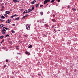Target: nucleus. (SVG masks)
<instances>
[{
	"mask_svg": "<svg viewBox=\"0 0 78 78\" xmlns=\"http://www.w3.org/2000/svg\"><path fill=\"white\" fill-rule=\"evenodd\" d=\"M6 62H8V60L6 59Z\"/></svg>",
	"mask_w": 78,
	"mask_h": 78,
	"instance_id": "obj_37",
	"label": "nucleus"
},
{
	"mask_svg": "<svg viewBox=\"0 0 78 78\" xmlns=\"http://www.w3.org/2000/svg\"><path fill=\"white\" fill-rule=\"evenodd\" d=\"M2 21V20H0V22H1Z\"/></svg>",
	"mask_w": 78,
	"mask_h": 78,
	"instance_id": "obj_48",
	"label": "nucleus"
},
{
	"mask_svg": "<svg viewBox=\"0 0 78 78\" xmlns=\"http://www.w3.org/2000/svg\"><path fill=\"white\" fill-rule=\"evenodd\" d=\"M2 34H5V32H3L2 33Z\"/></svg>",
	"mask_w": 78,
	"mask_h": 78,
	"instance_id": "obj_42",
	"label": "nucleus"
},
{
	"mask_svg": "<svg viewBox=\"0 0 78 78\" xmlns=\"http://www.w3.org/2000/svg\"><path fill=\"white\" fill-rule=\"evenodd\" d=\"M1 22H4V20H1Z\"/></svg>",
	"mask_w": 78,
	"mask_h": 78,
	"instance_id": "obj_44",
	"label": "nucleus"
},
{
	"mask_svg": "<svg viewBox=\"0 0 78 78\" xmlns=\"http://www.w3.org/2000/svg\"><path fill=\"white\" fill-rule=\"evenodd\" d=\"M36 1L34 0L31 2V4H32V5H33V4H34V3H36Z\"/></svg>",
	"mask_w": 78,
	"mask_h": 78,
	"instance_id": "obj_9",
	"label": "nucleus"
},
{
	"mask_svg": "<svg viewBox=\"0 0 78 78\" xmlns=\"http://www.w3.org/2000/svg\"><path fill=\"white\" fill-rule=\"evenodd\" d=\"M25 53L26 55H28V56H29V55H30V53L29 52L27 51H26V52H25Z\"/></svg>",
	"mask_w": 78,
	"mask_h": 78,
	"instance_id": "obj_5",
	"label": "nucleus"
},
{
	"mask_svg": "<svg viewBox=\"0 0 78 78\" xmlns=\"http://www.w3.org/2000/svg\"><path fill=\"white\" fill-rule=\"evenodd\" d=\"M24 36L25 37H28V35H27V34H25L24 35Z\"/></svg>",
	"mask_w": 78,
	"mask_h": 78,
	"instance_id": "obj_34",
	"label": "nucleus"
},
{
	"mask_svg": "<svg viewBox=\"0 0 78 78\" xmlns=\"http://www.w3.org/2000/svg\"><path fill=\"white\" fill-rule=\"evenodd\" d=\"M18 16V15H16V14H15L14 15H13V16H11V17L12 19V18H13V17H16V16Z\"/></svg>",
	"mask_w": 78,
	"mask_h": 78,
	"instance_id": "obj_6",
	"label": "nucleus"
},
{
	"mask_svg": "<svg viewBox=\"0 0 78 78\" xmlns=\"http://www.w3.org/2000/svg\"><path fill=\"white\" fill-rule=\"evenodd\" d=\"M28 10L29 12H31L32 11V10L31 9H29Z\"/></svg>",
	"mask_w": 78,
	"mask_h": 78,
	"instance_id": "obj_20",
	"label": "nucleus"
},
{
	"mask_svg": "<svg viewBox=\"0 0 78 78\" xmlns=\"http://www.w3.org/2000/svg\"><path fill=\"white\" fill-rule=\"evenodd\" d=\"M2 42H3V41L2 42H1V43H2Z\"/></svg>",
	"mask_w": 78,
	"mask_h": 78,
	"instance_id": "obj_46",
	"label": "nucleus"
},
{
	"mask_svg": "<svg viewBox=\"0 0 78 78\" xmlns=\"http://www.w3.org/2000/svg\"><path fill=\"white\" fill-rule=\"evenodd\" d=\"M13 26H16V25L14 24H13Z\"/></svg>",
	"mask_w": 78,
	"mask_h": 78,
	"instance_id": "obj_43",
	"label": "nucleus"
},
{
	"mask_svg": "<svg viewBox=\"0 0 78 78\" xmlns=\"http://www.w3.org/2000/svg\"><path fill=\"white\" fill-rule=\"evenodd\" d=\"M9 34H7V35H5V37H8V36H9Z\"/></svg>",
	"mask_w": 78,
	"mask_h": 78,
	"instance_id": "obj_35",
	"label": "nucleus"
},
{
	"mask_svg": "<svg viewBox=\"0 0 78 78\" xmlns=\"http://www.w3.org/2000/svg\"><path fill=\"white\" fill-rule=\"evenodd\" d=\"M16 48L17 49H19V46H17L16 47Z\"/></svg>",
	"mask_w": 78,
	"mask_h": 78,
	"instance_id": "obj_32",
	"label": "nucleus"
},
{
	"mask_svg": "<svg viewBox=\"0 0 78 78\" xmlns=\"http://www.w3.org/2000/svg\"><path fill=\"white\" fill-rule=\"evenodd\" d=\"M21 41H19V44H20V43H21Z\"/></svg>",
	"mask_w": 78,
	"mask_h": 78,
	"instance_id": "obj_36",
	"label": "nucleus"
},
{
	"mask_svg": "<svg viewBox=\"0 0 78 78\" xmlns=\"http://www.w3.org/2000/svg\"><path fill=\"white\" fill-rule=\"evenodd\" d=\"M56 0L58 1V2H60V0Z\"/></svg>",
	"mask_w": 78,
	"mask_h": 78,
	"instance_id": "obj_40",
	"label": "nucleus"
},
{
	"mask_svg": "<svg viewBox=\"0 0 78 78\" xmlns=\"http://www.w3.org/2000/svg\"><path fill=\"white\" fill-rule=\"evenodd\" d=\"M29 48H31L33 47V46H32V45H30L28 47Z\"/></svg>",
	"mask_w": 78,
	"mask_h": 78,
	"instance_id": "obj_12",
	"label": "nucleus"
},
{
	"mask_svg": "<svg viewBox=\"0 0 78 78\" xmlns=\"http://www.w3.org/2000/svg\"><path fill=\"white\" fill-rule=\"evenodd\" d=\"M34 9V7H32V9H31V10H33V9Z\"/></svg>",
	"mask_w": 78,
	"mask_h": 78,
	"instance_id": "obj_27",
	"label": "nucleus"
},
{
	"mask_svg": "<svg viewBox=\"0 0 78 78\" xmlns=\"http://www.w3.org/2000/svg\"><path fill=\"white\" fill-rule=\"evenodd\" d=\"M52 21L54 22H56V21L55 20V19H52Z\"/></svg>",
	"mask_w": 78,
	"mask_h": 78,
	"instance_id": "obj_15",
	"label": "nucleus"
},
{
	"mask_svg": "<svg viewBox=\"0 0 78 78\" xmlns=\"http://www.w3.org/2000/svg\"><path fill=\"white\" fill-rule=\"evenodd\" d=\"M4 18H5V17H4V16H1V19H4Z\"/></svg>",
	"mask_w": 78,
	"mask_h": 78,
	"instance_id": "obj_21",
	"label": "nucleus"
},
{
	"mask_svg": "<svg viewBox=\"0 0 78 78\" xmlns=\"http://www.w3.org/2000/svg\"><path fill=\"white\" fill-rule=\"evenodd\" d=\"M55 2V0H52L51 1V3H53Z\"/></svg>",
	"mask_w": 78,
	"mask_h": 78,
	"instance_id": "obj_22",
	"label": "nucleus"
},
{
	"mask_svg": "<svg viewBox=\"0 0 78 78\" xmlns=\"http://www.w3.org/2000/svg\"><path fill=\"white\" fill-rule=\"evenodd\" d=\"M2 31L3 32V31H6V30L5 29H3Z\"/></svg>",
	"mask_w": 78,
	"mask_h": 78,
	"instance_id": "obj_25",
	"label": "nucleus"
},
{
	"mask_svg": "<svg viewBox=\"0 0 78 78\" xmlns=\"http://www.w3.org/2000/svg\"><path fill=\"white\" fill-rule=\"evenodd\" d=\"M42 6H43V5H40V7H42Z\"/></svg>",
	"mask_w": 78,
	"mask_h": 78,
	"instance_id": "obj_38",
	"label": "nucleus"
},
{
	"mask_svg": "<svg viewBox=\"0 0 78 78\" xmlns=\"http://www.w3.org/2000/svg\"><path fill=\"white\" fill-rule=\"evenodd\" d=\"M54 27H55V26L54 25H52V29H53V28H54Z\"/></svg>",
	"mask_w": 78,
	"mask_h": 78,
	"instance_id": "obj_28",
	"label": "nucleus"
},
{
	"mask_svg": "<svg viewBox=\"0 0 78 78\" xmlns=\"http://www.w3.org/2000/svg\"><path fill=\"white\" fill-rule=\"evenodd\" d=\"M4 8H5V7H4V6H3L2 7L1 9H3Z\"/></svg>",
	"mask_w": 78,
	"mask_h": 78,
	"instance_id": "obj_33",
	"label": "nucleus"
},
{
	"mask_svg": "<svg viewBox=\"0 0 78 78\" xmlns=\"http://www.w3.org/2000/svg\"><path fill=\"white\" fill-rule=\"evenodd\" d=\"M28 14V13H29V12L28 11V10H25V11L23 12V14Z\"/></svg>",
	"mask_w": 78,
	"mask_h": 78,
	"instance_id": "obj_3",
	"label": "nucleus"
},
{
	"mask_svg": "<svg viewBox=\"0 0 78 78\" xmlns=\"http://www.w3.org/2000/svg\"><path fill=\"white\" fill-rule=\"evenodd\" d=\"M58 27H59V25H58Z\"/></svg>",
	"mask_w": 78,
	"mask_h": 78,
	"instance_id": "obj_54",
	"label": "nucleus"
},
{
	"mask_svg": "<svg viewBox=\"0 0 78 78\" xmlns=\"http://www.w3.org/2000/svg\"><path fill=\"white\" fill-rule=\"evenodd\" d=\"M3 26H4V25L1 24V25H0V28H2V27H3Z\"/></svg>",
	"mask_w": 78,
	"mask_h": 78,
	"instance_id": "obj_13",
	"label": "nucleus"
},
{
	"mask_svg": "<svg viewBox=\"0 0 78 78\" xmlns=\"http://www.w3.org/2000/svg\"><path fill=\"white\" fill-rule=\"evenodd\" d=\"M50 2V0H45L44 2V4H45L46 3H47L48 2Z\"/></svg>",
	"mask_w": 78,
	"mask_h": 78,
	"instance_id": "obj_2",
	"label": "nucleus"
},
{
	"mask_svg": "<svg viewBox=\"0 0 78 78\" xmlns=\"http://www.w3.org/2000/svg\"><path fill=\"white\" fill-rule=\"evenodd\" d=\"M11 32L12 33H15V31L12 30Z\"/></svg>",
	"mask_w": 78,
	"mask_h": 78,
	"instance_id": "obj_29",
	"label": "nucleus"
},
{
	"mask_svg": "<svg viewBox=\"0 0 78 78\" xmlns=\"http://www.w3.org/2000/svg\"><path fill=\"white\" fill-rule=\"evenodd\" d=\"M4 28H5V27H4L3 28V29H4Z\"/></svg>",
	"mask_w": 78,
	"mask_h": 78,
	"instance_id": "obj_52",
	"label": "nucleus"
},
{
	"mask_svg": "<svg viewBox=\"0 0 78 78\" xmlns=\"http://www.w3.org/2000/svg\"><path fill=\"white\" fill-rule=\"evenodd\" d=\"M48 5V4L47 5Z\"/></svg>",
	"mask_w": 78,
	"mask_h": 78,
	"instance_id": "obj_55",
	"label": "nucleus"
},
{
	"mask_svg": "<svg viewBox=\"0 0 78 78\" xmlns=\"http://www.w3.org/2000/svg\"><path fill=\"white\" fill-rule=\"evenodd\" d=\"M38 75H39V76H40V74H38Z\"/></svg>",
	"mask_w": 78,
	"mask_h": 78,
	"instance_id": "obj_47",
	"label": "nucleus"
},
{
	"mask_svg": "<svg viewBox=\"0 0 78 78\" xmlns=\"http://www.w3.org/2000/svg\"><path fill=\"white\" fill-rule=\"evenodd\" d=\"M14 3H17V2H19V0H13Z\"/></svg>",
	"mask_w": 78,
	"mask_h": 78,
	"instance_id": "obj_8",
	"label": "nucleus"
},
{
	"mask_svg": "<svg viewBox=\"0 0 78 78\" xmlns=\"http://www.w3.org/2000/svg\"><path fill=\"white\" fill-rule=\"evenodd\" d=\"M43 36H44V37H46V35L45 34H44L43 35Z\"/></svg>",
	"mask_w": 78,
	"mask_h": 78,
	"instance_id": "obj_31",
	"label": "nucleus"
},
{
	"mask_svg": "<svg viewBox=\"0 0 78 78\" xmlns=\"http://www.w3.org/2000/svg\"><path fill=\"white\" fill-rule=\"evenodd\" d=\"M58 31H60V30H58Z\"/></svg>",
	"mask_w": 78,
	"mask_h": 78,
	"instance_id": "obj_49",
	"label": "nucleus"
},
{
	"mask_svg": "<svg viewBox=\"0 0 78 78\" xmlns=\"http://www.w3.org/2000/svg\"><path fill=\"white\" fill-rule=\"evenodd\" d=\"M6 67V65H4L3 66V69H5V67Z\"/></svg>",
	"mask_w": 78,
	"mask_h": 78,
	"instance_id": "obj_14",
	"label": "nucleus"
},
{
	"mask_svg": "<svg viewBox=\"0 0 78 78\" xmlns=\"http://www.w3.org/2000/svg\"><path fill=\"white\" fill-rule=\"evenodd\" d=\"M4 37V36H1L0 37V38L1 39H3V37Z\"/></svg>",
	"mask_w": 78,
	"mask_h": 78,
	"instance_id": "obj_23",
	"label": "nucleus"
},
{
	"mask_svg": "<svg viewBox=\"0 0 78 78\" xmlns=\"http://www.w3.org/2000/svg\"><path fill=\"white\" fill-rule=\"evenodd\" d=\"M11 34H12V33H11Z\"/></svg>",
	"mask_w": 78,
	"mask_h": 78,
	"instance_id": "obj_53",
	"label": "nucleus"
},
{
	"mask_svg": "<svg viewBox=\"0 0 78 78\" xmlns=\"http://www.w3.org/2000/svg\"><path fill=\"white\" fill-rule=\"evenodd\" d=\"M40 14L41 15V16H42V15H43V12H40Z\"/></svg>",
	"mask_w": 78,
	"mask_h": 78,
	"instance_id": "obj_19",
	"label": "nucleus"
},
{
	"mask_svg": "<svg viewBox=\"0 0 78 78\" xmlns=\"http://www.w3.org/2000/svg\"><path fill=\"white\" fill-rule=\"evenodd\" d=\"M45 27H46L47 28H48V25H47V24H45Z\"/></svg>",
	"mask_w": 78,
	"mask_h": 78,
	"instance_id": "obj_24",
	"label": "nucleus"
},
{
	"mask_svg": "<svg viewBox=\"0 0 78 78\" xmlns=\"http://www.w3.org/2000/svg\"><path fill=\"white\" fill-rule=\"evenodd\" d=\"M5 13H6V14H10V11H6Z\"/></svg>",
	"mask_w": 78,
	"mask_h": 78,
	"instance_id": "obj_10",
	"label": "nucleus"
},
{
	"mask_svg": "<svg viewBox=\"0 0 78 78\" xmlns=\"http://www.w3.org/2000/svg\"><path fill=\"white\" fill-rule=\"evenodd\" d=\"M73 11H76V9L75 8H73L72 9Z\"/></svg>",
	"mask_w": 78,
	"mask_h": 78,
	"instance_id": "obj_18",
	"label": "nucleus"
},
{
	"mask_svg": "<svg viewBox=\"0 0 78 78\" xmlns=\"http://www.w3.org/2000/svg\"><path fill=\"white\" fill-rule=\"evenodd\" d=\"M28 16V14H27L26 15L23 17V19H25V17H27Z\"/></svg>",
	"mask_w": 78,
	"mask_h": 78,
	"instance_id": "obj_7",
	"label": "nucleus"
},
{
	"mask_svg": "<svg viewBox=\"0 0 78 78\" xmlns=\"http://www.w3.org/2000/svg\"><path fill=\"white\" fill-rule=\"evenodd\" d=\"M68 8L69 9H70V6H69V5L68 6Z\"/></svg>",
	"mask_w": 78,
	"mask_h": 78,
	"instance_id": "obj_30",
	"label": "nucleus"
},
{
	"mask_svg": "<svg viewBox=\"0 0 78 78\" xmlns=\"http://www.w3.org/2000/svg\"><path fill=\"white\" fill-rule=\"evenodd\" d=\"M0 10L1 11H3V9H1Z\"/></svg>",
	"mask_w": 78,
	"mask_h": 78,
	"instance_id": "obj_45",
	"label": "nucleus"
},
{
	"mask_svg": "<svg viewBox=\"0 0 78 78\" xmlns=\"http://www.w3.org/2000/svg\"><path fill=\"white\" fill-rule=\"evenodd\" d=\"M23 9H21V11L23 10Z\"/></svg>",
	"mask_w": 78,
	"mask_h": 78,
	"instance_id": "obj_51",
	"label": "nucleus"
},
{
	"mask_svg": "<svg viewBox=\"0 0 78 78\" xmlns=\"http://www.w3.org/2000/svg\"><path fill=\"white\" fill-rule=\"evenodd\" d=\"M4 16H5V17H8V15H7V14H4Z\"/></svg>",
	"mask_w": 78,
	"mask_h": 78,
	"instance_id": "obj_16",
	"label": "nucleus"
},
{
	"mask_svg": "<svg viewBox=\"0 0 78 78\" xmlns=\"http://www.w3.org/2000/svg\"><path fill=\"white\" fill-rule=\"evenodd\" d=\"M19 18H20L19 17H18V18H17L15 19V20H18L19 19Z\"/></svg>",
	"mask_w": 78,
	"mask_h": 78,
	"instance_id": "obj_17",
	"label": "nucleus"
},
{
	"mask_svg": "<svg viewBox=\"0 0 78 78\" xmlns=\"http://www.w3.org/2000/svg\"><path fill=\"white\" fill-rule=\"evenodd\" d=\"M11 21V19H9L8 21H6V23H10Z\"/></svg>",
	"mask_w": 78,
	"mask_h": 78,
	"instance_id": "obj_4",
	"label": "nucleus"
},
{
	"mask_svg": "<svg viewBox=\"0 0 78 78\" xmlns=\"http://www.w3.org/2000/svg\"><path fill=\"white\" fill-rule=\"evenodd\" d=\"M53 17H55V14H53Z\"/></svg>",
	"mask_w": 78,
	"mask_h": 78,
	"instance_id": "obj_41",
	"label": "nucleus"
},
{
	"mask_svg": "<svg viewBox=\"0 0 78 78\" xmlns=\"http://www.w3.org/2000/svg\"><path fill=\"white\" fill-rule=\"evenodd\" d=\"M26 27V28L27 30H30V25L27 24Z\"/></svg>",
	"mask_w": 78,
	"mask_h": 78,
	"instance_id": "obj_1",
	"label": "nucleus"
},
{
	"mask_svg": "<svg viewBox=\"0 0 78 78\" xmlns=\"http://www.w3.org/2000/svg\"><path fill=\"white\" fill-rule=\"evenodd\" d=\"M5 29H6V30H8V28H7V27L5 28Z\"/></svg>",
	"mask_w": 78,
	"mask_h": 78,
	"instance_id": "obj_39",
	"label": "nucleus"
},
{
	"mask_svg": "<svg viewBox=\"0 0 78 78\" xmlns=\"http://www.w3.org/2000/svg\"><path fill=\"white\" fill-rule=\"evenodd\" d=\"M6 47H2V49H3L4 50H5V49H6Z\"/></svg>",
	"mask_w": 78,
	"mask_h": 78,
	"instance_id": "obj_26",
	"label": "nucleus"
},
{
	"mask_svg": "<svg viewBox=\"0 0 78 78\" xmlns=\"http://www.w3.org/2000/svg\"><path fill=\"white\" fill-rule=\"evenodd\" d=\"M39 4H37L36 5V7H37V8H38V7H39Z\"/></svg>",
	"mask_w": 78,
	"mask_h": 78,
	"instance_id": "obj_11",
	"label": "nucleus"
},
{
	"mask_svg": "<svg viewBox=\"0 0 78 78\" xmlns=\"http://www.w3.org/2000/svg\"><path fill=\"white\" fill-rule=\"evenodd\" d=\"M54 31H55V32H56V31H55V29H54Z\"/></svg>",
	"mask_w": 78,
	"mask_h": 78,
	"instance_id": "obj_50",
	"label": "nucleus"
}]
</instances>
